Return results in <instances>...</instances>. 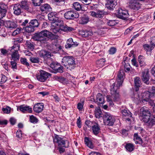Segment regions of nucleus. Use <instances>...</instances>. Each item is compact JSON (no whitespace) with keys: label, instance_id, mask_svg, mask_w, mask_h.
Masks as SVG:
<instances>
[{"label":"nucleus","instance_id":"nucleus-1","mask_svg":"<svg viewBox=\"0 0 155 155\" xmlns=\"http://www.w3.org/2000/svg\"><path fill=\"white\" fill-rule=\"evenodd\" d=\"M31 38L34 41H39L41 43H46L50 39L52 40L55 39L56 36L51 32L44 30L35 33Z\"/></svg>","mask_w":155,"mask_h":155},{"label":"nucleus","instance_id":"nucleus-2","mask_svg":"<svg viewBox=\"0 0 155 155\" xmlns=\"http://www.w3.org/2000/svg\"><path fill=\"white\" fill-rule=\"evenodd\" d=\"M125 77L124 71L123 70H120L118 73L116 82L111 86V94H114L118 92L117 90L122 86Z\"/></svg>","mask_w":155,"mask_h":155},{"label":"nucleus","instance_id":"nucleus-3","mask_svg":"<svg viewBox=\"0 0 155 155\" xmlns=\"http://www.w3.org/2000/svg\"><path fill=\"white\" fill-rule=\"evenodd\" d=\"M62 64L67 68L73 69L75 66L74 58L72 56H65L62 59Z\"/></svg>","mask_w":155,"mask_h":155},{"label":"nucleus","instance_id":"nucleus-4","mask_svg":"<svg viewBox=\"0 0 155 155\" xmlns=\"http://www.w3.org/2000/svg\"><path fill=\"white\" fill-rule=\"evenodd\" d=\"M114 122V118L112 115L108 113L105 114L104 116V122L105 125L113 126Z\"/></svg>","mask_w":155,"mask_h":155},{"label":"nucleus","instance_id":"nucleus-5","mask_svg":"<svg viewBox=\"0 0 155 155\" xmlns=\"http://www.w3.org/2000/svg\"><path fill=\"white\" fill-rule=\"evenodd\" d=\"M54 141L57 143L58 146H62L65 148H68L69 146V142L68 141L63 139L57 135L55 136Z\"/></svg>","mask_w":155,"mask_h":155},{"label":"nucleus","instance_id":"nucleus-6","mask_svg":"<svg viewBox=\"0 0 155 155\" xmlns=\"http://www.w3.org/2000/svg\"><path fill=\"white\" fill-rule=\"evenodd\" d=\"M51 76V74L50 73L41 70L40 71L39 73L36 75V77L39 81L44 82Z\"/></svg>","mask_w":155,"mask_h":155},{"label":"nucleus","instance_id":"nucleus-7","mask_svg":"<svg viewBox=\"0 0 155 155\" xmlns=\"http://www.w3.org/2000/svg\"><path fill=\"white\" fill-rule=\"evenodd\" d=\"M64 17L66 19L72 20L78 18L79 15L78 13L75 11L70 10L65 13Z\"/></svg>","mask_w":155,"mask_h":155},{"label":"nucleus","instance_id":"nucleus-8","mask_svg":"<svg viewBox=\"0 0 155 155\" xmlns=\"http://www.w3.org/2000/svg\"><path fill=\"white\" fill-rule=\"evenodd\" d=\"M141 121H143L146 123L148 127L151 128L155 125V115H153L152 117H146L141 118Z\"/></svg>","mask_w":155,"mask_h":155},{"label":"nucleus","instance_id":"nucleus-9","mask_svg":"<svg viewBox=\"0 0 155 155\" xmlns=\"http://www.w3.org/2000/svg\"><path fill=\"white\" fill-rule=\"evenodd\" d=\"M117 17L120 19L126 20L129 16L128 11L125 10H123L122 8H119L117 10Z\"/></svg>","mask_w":155,"mask_h":155},{"label":"nucleus","instance_id":"nucleus-10","mask_svg":"<svg viewBox=\"0 0 155 155\" xmlns=\"http://www.w3.org/2000/svg\"><path fill=\"white\" fill-rule=\"evenodd\" d=\"M139 116L141 118L149 117L151 115L149 109L146 107H143L139 110Z\"/></svg>","mask_w":155,"mask_h":155},{"label":"nucleus","instance_id":"nucleus-11","mask_svg":"<svg viewBox=\"0 0 155 155\" xmlns=\"http://www.w3.org/2000/svg\"><path fill=\"white\" fill-rule=\"evenodd\" d=\"M120 112L122 114L125 120L128 121H130L132 118V114L129 110L127 109H122Z\"/></svg>","mask_w":155,"mask_h":155},{"label":"nucleus","instance_id":"nucleus-12","mask_svg":"<svg viewBox=\"0 0 155 155\" xmlns=\"http://www.w3.org/2000/svg\"><path fill=\"white\" fill-rule=\"evenodd\" d=\"M51 67L57 72L62 73L63 72V68L59 63L52 62L50 64Z\"/></svg>","mask_w":155,"mask_h":155},{"label":"nucleus","instance_id":"nucleus-13","mask_svg":"<svg viewBox=\"0 0 155 155\" xmlns=\"http://www.w3.org/2000/svg\"><path fill=\"white\" fill-rule=\"evenodd\" d=\"M149 78V71L148 69H145L142 73L141 79L144 83L148 84Z\"/></svg>","mask_w":155,"mask_h":155},{"label":"nucleus","instance_id":"nucleus-14","mask_svg":"<svg viewBox=\"0 0 155 155\" xmlns=\"http://www.w3.org/2000/svg\"><path fill=\"white\" fill-rule=\"evenodd\" d=\"M19 110L21 111L23 113L32 112V108L28 106H25V105H22L18 107L17 110Z\"/></svg>","mask_w":155,"mask_h":155},{"label":"nucleus","instance_id":"nucleus-15","mask_svg":"<svg viewBox=\"0 0 155 155\" xmlns=\"http://www.w3.org/2000/svg\"><path fill=\"white\" fill-rule=\"evenodd\" d=\"M104 101L103 96L101 93L98 94L96 96L95 102L97 103L98 106L102 107Z\"/></svg>","mask_w":155,"mask_h":155},{"label":"nucleus","instance_id":"nucleus-16","mask_svg":"<svg viewBox=\"0 0 155 155\" xmlns=\"http://www.w3.org/2000/svg\"><path fill=\"white\" fill-rule=\"evenodd\" d=\"M39 56L44 59L49 58L51 56L50 52L46 50H41L38 52Z\"/></svg>","mask_w":155,"mask_h":155},{"label":"nucleus","instance_id":"nucleus-17","mask_svg":"<svg viewBox=\"0 0 155 155\" xmlns=\"http://www.w3.org/2000/svg\"><path fill=\"white\" fill-rule=\"evenodd\" d=\"M44 106V104L42 103H37L34 105L33 110L35 112L39 113L43 110Z\"/></svg>","mask_w":155,"mask_h":155},{"label":"nucleus","instance_id":"nucleus-18","mask_svg":"<svg viewBox=\"0 0 155 155\" xmlns=\"http://www.w3.org/2000/svg\"><path fill=\"white\" fill-rule=\"evenodd\" d=\"M4 23L5 27L10 29L15 28L17 27V25L14 21H7L5 22H4Z\"/></svg>","mask_w":155,"mask_h":155},{"label":"nucleus","instance_id":"nucleus-19","mask_svg":"<svg viewBox=\"0 0 155 155\" xmlns=\"http://www.w3.org/2000/svg\"><path fill=\"white\" fill-rule=\"evenodd\" d=\"M57 16V14L55 12H51L48 14L49 20L53 22L58 21L59 18Z\"/></svg>","mask_w":155,"mask_h":155},{"label":"nucleus","instance_id":"nucleus-20","mask_svg":"<svg viewBox=\"0 0 155 155\" xmlns=\"http://www.w3.org/2000/svg\"><path fill=\"white\" fill-rule=\"evenodd\" d=\"M78 44L77 42L73 41L72 38H70L67 41V44L65 45V48H70L71 47H74L77 46Z\"/></svg>","mask_w":155,"mask_h":155},{"label":"nucleus","instance_id":"nucleus-21","mask_svg":"<svg viewBox=\"0 0 155 155\" xmlns=\"http://www.w3.org/2000/svg\"><path fill=\"white\" fill-rule=\"evenodd\" d=\"M7 6L5 4L2 3H0V14L2 18L5 17L7 12Z\"/></svg>","mask_w":155,"mask_h":155},{"label":"nucleus","instance_id":"nucleus-22","mask_svg":"<svg viewBox=\"0 0 155 155\" xmlns=\"http://www.w3.org/2000/svg\"><path fill=\"white\" fill-rule=\"evenodd\" d=\"M152 98L150 92L148 91H146L143 93L141 100H143V101L147 102Z\"/></svg>","mask_w":155,"mask_h":155},{"label":"nucleus","instance_id":"nucleus-23","mask_svg":"<svg viewBox=\"0 0 155 155\" xmlns=\"http://www.w3.org/2000/svg\"><path fill=\"white\" fill-rule=\"evenodd\" d=\"M116 0H107V3L106 4L107 8L110 10H113L115 6L114 2Z\"/></svg>","mask_w":155,"mask_h":155},{"label":"nucleus","instance_id":"nucleus-24","mask_svg":"<svg viewBox=\"0 0 155 155\" xmlns=\"http://www.w3.org/2000/svg\"><path fill=\"white\" fill-rule=\"evenodd\" d=\"M20 4H15L13 7L14 13L16 15H19L22 12Z\"/></svg>","mask_w":155,"mask_h":155},{"label":"nucleus","instance_id":"nucleus-25","mask_svg":"<svg viewBox=\"0 0 155 155\" xmlns=\"http://www.w3.org/2000/svg\"><path fill=\"white\" fill-rule=\"evenodd\" d=\"M4 25V21L2 20H0V35L4 37H5V29Z\"/></svg>","mask_w":155,"mask_h":155},{"label":"nucleus","instance_id":"nucleus-26","mask_svg":"<svg viewBox=\"0 0 155 155\" xmlns=\"http://www.w3.org/2000/svg\"><path fill=\"white\" fill-rule=\"evenodd\" d=\"M134 82L135 88V91L137 92L139 90V87L141 85V81L140 78L136 77L135 78L134 80Z\"/></svg>","mask_w":155,"mask_h":155},{"label":"nucleus","instance_id":"nucleus-27","mask_svg":"<svg viewBox=\"0 0 155 155\" xmlns=\"http://www.w3.org/2000/svg\"><path fill=\"white\" fill-rule=\"evenodd\" d=\"M80 34L83 37H86L92 35L93 32L91 30H82L80 31Z\"/></svg>","mask_w":155,"mask_h":155},{"label":"nucleus","instance_id":"nucleus-28","mask_svg":"<svg viewBox=\"0 0 155 155\" xmlns=\"http://www.w3.org/2000/svg\"><path fill=\"white\" fill-rule=\"evenodd\" d=\"M73 5L74 9L77 11H83L84 10L83 7V5H82L78 2H74L73 4Z\"/></svg>","mask_w":155,"mask_h":155},{"label":"nucleus","instance_id":"nucleus-29","mask_svg":"<svg viewBox=\"0 0 155 155\" xmlns=\"http://www.w3.org/2000/svg\"><path fill=\"white\" fill-rule=\"evenodd\" d=\"M132 98L134 102L137 104L140 102L141 101V98L140 97L139 94L137 92H136L134 94V97H132Z\"/></svg>","mask_w":155,"mask_h":155},{"label":"nucleus","instance_id":"nucleus-30","mask_svg":"<svg viewBox=\"0 0 155 155\" xmlns=\"http://www.w3.org/2000/svg\"><path fill=\"white\" fill-rule=\"evenodd\" d=\"M93 132L94 134L97 135L100 132V127L97 124H95L92 127Z\"/></svg>","mask_w":155,"mask_h":155},{"label":"nucleus","instance_id":"nucleus-31","mask_svg":"<svg viewBox=\"0 0 155 155\" xmlns=\"http://www.w3.org/2000/svg\"><path fill=\"white\" fill-rule=\"evenodd\" d=\"M52 8L50 5L47 4H45L42 5L40 7V10L41 11L48 12L51 11Z\"/></svg>","mask_w":155,"mask_h":155},{"label":"nucleus","instance_id":"nucleus-32","mask_svg":"<svg viewBox=\"0 0 155 155\" xmlns=\"http://www.w3.org/2000/svg\"><path fill=\"white\" fill-rule=\"evenodd\" d=\"M11 56L12 58V60H13L17 61L19 60L20 55L17 50H15L14 51L12 52Z\"/></svg>","mask_w":155,"mask_h":155},{"label":"nucleus","instance_id":"nucleus-33","mask_svg":"<svg viewBox=\"0 0 155 155\" xmlns=\"http://www.w3.org/2000/svg\"><path fill=\"white\" fill-rule=\"evenodd\" d=\"M62 31L66 32H71L75 30V29L73 28L68 26L65 25H64L63 26H62Z\"/></svg>","mask_w":155,"mask_h":155},{"label":"nucleus","instance_id":"nucleus-34","mask_svg":"<svg viewBox=\"0 0 155 155\" xmlns=\"http://www.w3.org/2000/svg\"><path fill=\"white\" fill-rule=\"evenodd\" d=\"M107 14V12H105L104 10H98L97 11L96 18L99 19L102 18L104 15Z\"/></svg>","mask_w":155,"mask_h":155},{"label":"nucleus","instance_id":"nucleus-35","mask_svg":"<svg viewBox=\"0 0 155 155\" xmlns=\"http://www.w3.org/2000/svg\"><path fill=\"white\" fill-rule=\"evenodd\" d=\"M138 61L139 62L140 65L141 67L146 65L145 60L144 57L141 55H139L138 57Z\"/></svg>","mask_w":155,"mask_h":155},{"label":"nucleus","instance_id":"nucleus-36","mask_svg":"<svg viewBox=\"0 0 155 155\" xmlns=\"http://www.w3.org/2000/svg\"><path fill=\"white\" fill-rule=\"evenodd\" d=\"M29 24L30 25V26L34 28L38 27L39 25L38 20L36 19L31 20L29 22Z\"/></svg>","mask_w":155,"mask_h":155},{"label":"nucleus","instance_id":"nucleus-37","mask_svg":"<svg viewBox=\"0 0 155 155\" xmlns=\"http://www.w3.org/2000/svg\"><path fill=\"white\" fill-rule=\"evenodd\" d=\"M84 142L85 144L88 147L91 149H92L94 147L91 141L87 137H85L84 138Z\"/></svg>","mask_w":155,"mask_h":155},{"label":"nucleus","instance_id":"nucleus-38","mask_svg":"<svg viewBox=\"0 0 155 155\" xmlns=\"http://www.w3.org/2000/svg\"><path fill=\"white\" fill-rule=\"evenodd\" d=\"M20 5L21 8L25 10H28L29 8L28 5L26 1H22L21 2Z\"/></svg>","mask_w":155,"mask_h":155},{"label":"nucleus","instance_id":"nucleus-39","mask_svg":"<svg viewBox=\"0 0 155 155\" xmlns=\"http://www.w3.org/2000/svg\"><path fill=\"white\" fill-rule=\"evenodd\" d=\"M95 112V116L97 118H99L101 116L102 112L99 107L96 108Z\"/></svg>","mask_w":155,"mask_h":155},{"label":"nucleus","instance_id":"nucleus-40","mask_svg":"<svg viewBox=\"0 0 155 155\" xmlns=\"http://www.w3.org/2000/svg\"><path fill=\"white\" fill-rule=\"evenodd\" d=\"M125 147L126 150L129 152L133 151L134 149V145L130 143L127 144L125 145Z\"/></svg>","mask_w":155,"mask_h":155},{"label":"nucleus","instance_id":"nucleus-41","mask_svg":"<svg viewBox=\"0 0 155 155\" xmlns=\"http://www.w3.org/2000/svg\"><path fill=\"white\" fill-rule=\"evenodd\" d=\"M55 23V26H56V27H57L58 28H61V30L62 29V26H63L64 24H63V21L58 19V21H54Z\"/></svg>","mask_w":155,"mask_h":155},{"label":"nucleus","instance_id":"nucleus-42","mask_svg":"<svg viewBox=\"0 0 155 155\" xmlns=\"http://www.w3.org/2000/svg\"><path fill=\"white\" fill-rule=\"evenodd\" d=\"M111 94L114 101L119 102L120 101V97L118 92Z\"/></svg>","mask_w":155,"mask_h":155},{"label":"nucleus","instance_id":"nucleus-43","mask_svg":"<svg viewBox=\"0 0 155 155\" xmlns=\"http://www.w3.org/2000/svg\"><path fill=\"white\" fill-rule=\"evenodd\" d=\"M105 62V59H101L97 61L96 64L98 67H101L104 65Z\"/></svg>","mask_w":155,"mask_h":155},{"label":"nucleus","instance_id":"nucleus-44","mask_svg":"<svg viewBox=\"0 0 155 155\" xmlns=\"http://www.w3.org/2000/svg\"><path fill=\"white\" fill-rule=\"evenodd\" d=\"M23 29H25L26 31L28 33L33 32L35 30V29L32 27L30 26V25L26 27H23Z\"/></svg>","mask_w":155,"mask_h":155},{"label":"nucleus","instance_id":"nucleus-45","mask_svg":"<svg viewBox=\"0 0 155 155\" xmlns=\"http://www.w3.org/2000/svg\"><path fill=\"white\" fill-rule=\"evenodd\" d=\"M144 49L147 51H151L154 48L152 46H150L147 44H145L143 45Z\"/></svg>","mask_w":155,"mask_h":155},{"label":"nucleus","instance_id":"nucleus-46","mask_svg":"<svg viewBox=\"0 0 155 155\" xmlns=\"http://www.w3.org/2000/svg\"><path fill=\"white\" fill-rule=\"evenodd\" d=\"M89 18L87 17H82L81 18L80 20V22L81 24H86L89 21Z\"/></svg>","mask_w":155,"mask_h":155},{"label":"nucleus","instance_id":"nucleus-47","mask_svg":"<svg viewBox=\"0 0 155 155\" xmlns=\"http://www.w3.org/2000/svg\"><path fill=\"white\" fill-rule=\"evenodd\" d=\"M134 141H135L136 140H137L138 141H139L140 144H142L143 142V141L141 138V137L138 135L137 133H135L134 135Z\"/></svg>","mask_w":155,"mask_h":155},{"label":"nucleus","instance_id":"nucleus-48","mask_svg":"<svg viewBox=\"0 0 155 155\" xmlns=\"http://www.w3.org/2000/svg\"><path fill=\"white\" fill-rule=\"evenodd\" d=\"M32 3L35 6H40L42 3L43 0H31Z\"/></svg>","mask_w":155,"mask_h":155},{"label":"nucleus","instance_id":"nucleus-49","mask_svg":"<svg viewBox=\"0 0 155 155\" xmlns=\"http://www.w3.org/2000/svg\"><path fill=\"white\" fill-rule=\"evenodd\" d=\"M29 119V120L31 123H36L38 122V119L33 115L30 116Z\"/></svg>","mask_w":155,"mask_h":155},{"label":"nucleus","instance_id":"nucleus-50","mask_svg":"<svg viewBox=\"0 0 155 155\" xmlns=\"http://www.w3.org/2000/svg\"><path fill=\"white\" fill-rule=\"evenodd\" d=\"M18 22L20 23V26H22L23 28V27H25L24 26L28 23V20L27 19H26L24 21L21 20L19 21Z\"/></svg>","mask_w":155,"mask_h":155},{"label":"nucleus","instance_id":"nucleus-51","mask_svg":"<svg viewBox=\"0 0 155 155\" xmlns=\"http://www.w3.org/2000/svg\"><path fill=\"white\" fill-rule=\"evenodd\" d=\"M30 61L33 63H38L39 62V59L38 57H31L30 58Z\"/></svg>","mask_w":155,"mask_h":155},{"label":"nucleus","instance_id":"nucleus-52","mask_svg":"<svg viewBox=\"0 0 155 155\" xmlns=\"http://www.w3.org/2000/svg\"><path fill=\"white\" fill-rule=\"evenodd\" d=\"M2 110L4 113L9 114L11 111V108L8 106H7L5 108H3Z\"/></svg>","mask_w":155,"mask_h":155},{"label":"nucleus","instance_id":"nucleus-53","mask_svg":"<svg viewBox=\"0 0 155 155\" xmlns=\"http://www.w3.org/2000/svg\"><path fill=\"white\" fill-rule=\"evenodd\" d=\"M21 63L27 66H29V64L28 62H27V60L26 58H21L20 59Z\"/></svg>","mask_w":155,"mask_h":155},{"label":"nucleus","instance_id":"nucleus-54","mask_svg":"<svg viewBox=\"0 0 155 155\" xmlns=\"http://www.w3.org/2000/svg\"><path fill=\"white\" fill-rule=\"evenodd\" d=\"M16 62L17 61H15L12 60L10 62L11 65L12 66V68L13 69H17V63Z\"/></svg>","mask_w":155,"mask_h":155},{"label":"nucleus","instance_id":"nucleus-55","mask_svg":"<svg viewBox=\"0 0 155 155\" xmlns=\"http://www.w3.org/2000/svg\"><path fill=\"white\" fill-rule=\"evenodd\" d=\"M97 6L98 5L97 4L94 5L92 4L89 6L88 8L90 9L95 11L97 10Z\"/></svg>","mask_w":155,"mask_h":155},{"label":"nucleus","instance_id":"nucleus-56","mask_svg":"<svg viewBox=\"0 0 155 155\" xmlns=\"http://www.w3.org/2000/svg\"><path fill=\"white\" fill-rule=\"evenodd\" d=\"M21 30H22V28H17L12 32V35L13 36L16 35L20 32Z\"/></svg>","mask_w":155,"mask_h":155},{"label":"nucleus","instance_id":"nucleus-57","mask_svg":"<svg viewBox=\"0 0 155 155\" xmlns=\"http://www.w3.org/2000/svg\"><path fill=\"white\" fill-rule=\"evenodd\" d=\"M150 45L154 48L155 47V36H153L150 38Z\"/></svg>","mask_w":155,"mask_h":155},{"label":"nucleus","instance_id":"nucleus-58","mask_svg":"<svg viewBox=\"0 0 155 155\" xmlns=\"http://www.w3.org/2000/svg\"><path fill=\"white\" fill-rule=\"evenodd\" d=\"M117 23L115 20H110L107 22L108 25L110 26H114Z\"/></svg>","mask_w":155,"mask_h":155},{"label":"nucleus","instance_id":"nucleus-59","mask_svg":"<svg viewBox=\"0 0 155 155\" xmlns=\"http://www.w3.org/2000/svg\"><path fill=\"white\" fill-rule=\"evenodd\" d=\"M117 49L114 47L111 48L108 51L109 54H113L116 52Z\"/></svg>","mask_w":155,"mask_h":155},{"label":"nucleus","instance_id":"nucleus-60","mask_svg":"<svg viewBox=\"0 0 155 155\" xmlns=\"http://www.w3.org/2000/svg\"><path fill=\"white\" fill-rule=\"evenodd\" d=\"M150 92L151 97L154 98H155V87H153L152 89L150 91Z\"/></svg>","mask_w":155,"mask_h":155},{"label":"nucleus","instance_id":"nucleus-61","mask_svg":"<svg viewBox=\"0 0 155 155\" xmlns=\"http://www.w3.org/2000/svg\"><path fill=\"white\" fill-rule=\"evenodd\" d=\"M84 103V101H82L81 102H79L78 103L77 105V108L79 110H81L83 109V107Z\"/></svg>","mask_w":155,"mask_h":155},{"label":"nucleus","instance_id":"nucleus-62","mask_svg":"<svg viewBox=\"0 0 155 155\" xmlns=\"http://www.w3.org/2000/svg\"><path fill=\"white\" fill-rule=\"evenodd\" d=\"M2 78L1 79V84L5 83L7 80V78L4 75L1 74Z\"/></svg>","mask_w":155,"mask_h":155},{"label":"nucleus","instance_id":"nucleus-63","mask_svg":"<svg viewBox=\"0 0 155 155\" xmlns=\"http://www.w3.org/2000/svg\"><path fill=\"white\" fill-rule=\"evenodd\" d=\"M154 98H152L150 99H149V101H148L147 102H148V103L151 106H153L155 105V104L153 102V101L154 100Z\"/></svg>","mask_w":155,"mask_h":155},{"label":"nucleus","instance_id":"nucleus-64","mask_svg":"<svg viewBox=\"0 0 155 155\" xmlns=\"http://www.w3.org/2000/svg\"><path fill=\"white\" fill-rule=\"evenodd\" d=\"M52 31L55 33H57L58 32H61L62 30L61 28H58L57 27H55L53 29Z\"/></svg>","mask_w":155,"mask_h":155}]
</instances>
